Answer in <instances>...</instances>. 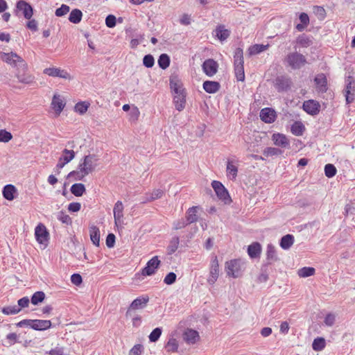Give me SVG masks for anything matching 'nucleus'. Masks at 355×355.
Instances as JSON below:
<instances>
[{
	"label": "nucleus",
	"mask_w": 355,
	"mask_h": 355,
	"mask_svg": "<svg viewBox=\"0 0 355 355\" xmlns=\"http://www.w3.org/2000/svg\"><path fill=\"white\" fill-rule=\"evenodd\" d=\"M306 57L297 51L287 54L284 58V63L293 70L300 69L306 64Z\"/></svg>",
	"instance_id": "obj_1"
},
{
	"label": "nucleus",
	"mask_w": 355,
	"mask_h": 355,
	"mask_svg": "<svg viewBox=\"0 0 355 355\" xmlns=\"http://www.w3.org/2000/svg\"><path fill=\"white\" fill-rule=\"evenodd\" d=\"M243 52L241 48L236 49L234 54V73L238 81H244Z\"/></svg>",
	"instance_id": "obj_2"
},
{
	"label": "nucleus",
	"mask_w": 355,
	"mask_h": 355,
	"mask_svg": "<svg viewBox=\"0 0 355 355\" xmlns=\"http://www.w3.org/2000/svg\"><path fill=\"white\" fill-rule=\"evenodd\" d=\"M0 59L13 67H20L23 69L26 68L25 61L16 53L0 52Z\"/></svg>",
	"instance_id": "obj_3"
},
{
	"label": "nucleus",
	"mask_w": 355,
	"mask_h": 355,
	"mask_svg": "<svg viewBox=\"0 0 355 355\" xmlns=\"http://www.w3.org/2000/svg\"><path fill=\"white\" fill-rule=\"evenodd\" d=\"M98 158L96 155L89 154L85 155L79 162V166L87 175L92 173L98 165Z\"/></svg>",
	"instance_id": "obj_4"
},
{
	"label": "nucleus",
	"mask_w": 355,
	"mask_h": 355,
	"mask_svg": "<svg viewBox=\"0 0 355 355\" xmlns=\"http://www.w3.org/2000/svg\"><path fill=\"white\" fill-rule=\"evenodd\" d=\"M225 271L227 275L234 278L241 275V261L238 259L227 261L225 263Z\"/></svg>",
	"instance_id": "obj_5"
},
{
	"label": "nucleus",
	"mask_w": 355,
	"mask_h": 355,
	"mask_svg": "<svg viewBox=\"0 0 355 355\" xmlns=\"http://www.w3.org/2000/svg\"><path fill=\"white\" fill-rule=\"evenodd\" d=\"M36 241L42 245L46 246L49 239V233L46 227L42 223H39L35 229Z\"/></svg>",
	"instance_id": "obj_6"
},
{
	"label": "nucleus",
	"mask_w": 355,
	"mask_h": 355,
	"mask_svg": "<svg viewBox=\"0 0 355 355\" xmlns=\"http://www.w3.org/2000/svg\"><path fill=\"white\" fill-rule=\"evenodd\" d=\"M344 95L347 104L352 103L355 98V81L352 76H348L345 80Z\"/></svg>",
	"instance_id": "obj_7"
},
{
	"label": "nucleus",
	"mask_w": 355,
	"mask_h": 355,
	"mask_svg": "<svg viewBox=\"0 0 355 355\" xmlns=\"http://www.w3.org/2000/svg\"><path fill=\"white\" fill-rule=\"evenodd\" d=\"M159 265L160 261L158 257H153L147 262L146 266L142 269L141 275L144 276H150L155 274Z\"/></svg>",
	"instance_id": "obj_8"
},
{
	"label": "nucleus",
	"mask_w": 355,
	"mask_h": 355,
	"mask_svg": "<svg viewBox=\"0 0 355 355\" xmlns=\"http://www.w3.org/2000/svg\"><path fill=\"white\" fill-rule=\"evenodd\" d=\"M211 187L219 199L224 200L225 202L230 199V195L227 190L220 182L217 180L212 181Z\"/></svg>",
	"instance_id": "obj_9"
},
{
	"label": "nucleus",
	"mask_w": 355,
	"mask_h": 355,
	"mask_svg": "<svg viewBox=\"0 0 355 355\" xmlns=\"http://www.w3.org/2000/svg\"><path fill=\"white\" fill-rule=\"evenodd\" d=\"M291 85V79L286 76H278L275 79V86L279 92L287 91Z\"/></svg>",
	"instance_id": "obj_10"
},
{
	"label": "nucleus",
	"mask_w": 355,
	"mask_h": 355,
	"mask_svg": "<svg viewBox=\"0 0 355 355\" xmlns=\"http://www.w3.org/2000/svg\"><path fill=\"white\" fill-rule=\"evenodd\" d=\"M202 67L205 73L211 77L216 73L218 64L213 59H207L203 62Z\"/></svg>",
	"instance_id": "obj_11"
},
{
	"label": "nucleus",
	"mask_w": 355,
	"mask_h": 355,
	"mask_svg": "<svg viewBox=\"0 0 355 355\" xmlns=\"http://www.w3.org/2000/svg\"><path fill=\"white\" fill-rule=\"evenodd\" d=\"M302 107L306 113L313 116L319 113L320 105L316 101L308 100L304 102Z\"/></svg>",
	"instance_id": "obj_12"
},
{
	"label": "nucleus",
	"mask_w": 355,
	"mask_h": 355,
	"mask_svg": "<svg viewBox=\"0 0 355 355\" xmlns=\"http://www.w3.org/2000/svg\"><path fill=\"white\" fill-rule=\"evenodd\" d=\"M272 141L275 146L283 148H290V140L288 137L282 133H274L272 135Z\"/></svg>",
	"instance_id": "obj_13"
},
{
	"label": "nucleus",
	"mask_w": 355,
	"mask_h": 355,
	"mask_svg": "<svg viewBox=\"0 0 355 355\" xmlns=\"http://www.w3.org/2000/svg\"><path fill=\"white\" fill-rule=\"evenodd\" d=\"M16 8L21 11L24 17L27 19H31L33 14L32 6L25 1L20 0L17 3Z\"/></svg>",
	"instance_id": "obj_14"
},
{
	"label": "nucleus",
	"mask_w": 355,
	"mask_h": 355,
	"mask_svg": "<svg viewBox=\"0 0 355 355\" xmlns=\"http://www.w3.org/2000/svg\"><path fill=\"white\" fill-rule=\"evenodd\" d=\"M259 116L265 123H271L275 121L276 112L270 107H265L261 110Z\"/></svg>",
	"instance_id": "obj_15"
},
{
	"label": "nucleus",
	"mask_w": 355,
	"mask_h": 355,
	"mask_svg": "<svg viewBox=\"0 0 355 355\" xmlns=\"http://www.w3.org/2000/svg\"><path fill=\"white\" fill-rule=\"evenodd\" d=\"M183 340L189 345L195 344L200 338L198 332L192 329H187L182 334Z\"/></svg>",
	"instance_id": "obj_16"
},
{
	"label": "nucleus",
	"mask_w": 355,
	"mask_h": 355,
	"mask_svg": "<svg viewBox=\"0 0 355 355\" xmlns=\"http://www.w3.org/2000/svg\"><path fill=\"white\" fill-rule=\"evenodd\" d=\"M43 72L44 73L52 77H60L64 79H68L70 78V75L68 72L59 68H46L44 69Z\"/></svg>",
	"instance_id": "obj_17"
},
{
	"label": "nucleus",
	"mask_w": 355,
	"mask_h": 355,
	"mask_svg": "<svg viewBox=\"0 0 355 355\" xmlns=\"http://www.w3.org/2000/svg\"><path fill=\"white\" fill-rule=\"evenodd\" d=\"M314 82L316 85V89L319 92H326L327 90V80L324 73L318 74L315 78Z\"/></svg>",
	"instance_id": "obj_18"
},
{
	"label": "nucleus",
	"mask_w": 355,
	"mask_h": 355,
	"mask_svg": "<svg viewBox=\"0 0 355 355\" xmlns=\"http://www.w3.org/2000/svg\"><path fill=\"white\" fill-rule=\"evenodd\" d=\"M31 329L36 331H44L51 327V322L49 320H32Z\"/></svg>",
	"instance_id": "obj_19"
},
{
	"label": "nucleus",
	"mask_w": 355,
	"mask_h": 355,
	"mask_svg": "<svg viewBox=\"0 0 355 355\" xmlns=\"http://www.w3.org/2000/svg\"><path fill=\"white\" fill-rule=\"evenodd\" d=\"M173 103L177 110H183L186 104V92H183L174 94Z\"/></svg>",
	"instance_id": "obj_20"
},
{
	"label": "nucleus",
	"mask_w": 355,
	"mask_h": 355,
	"mask_svg": "<svg viewBox=\"0 0 355 355\" xmlns=\"http://www.w3.org/2000/svg\"><path fill=\"white\" fill-rule=\"evenodd\" d=\"M237 173L238 166L236 164L234 161L228 159L226 167L227 177L232 180H234L236 178Z\"/></svg>",
	"instance_id": "obj_21"
},
{
	"label": "nucleus",
	"mask_w": 355,
	"mask_h": 355,
	"mask_svg": "<svg viewBox=\"0 0 355 355\" xmlns=\"http://www.w3.org/2000/svg\"><path fill=\"white\" fill-rule=\"evenodd\" d=\"M123 205L121 201L118 200L113 209V214H114V223L117 225L118 223H121V219L123 217Z\"/></svg>",
	"instance_id": "obj_22"
},
{
	"label": "nucleus",
	"mask_w": 355,
	"mask_h": 355,
	"mask_svg": "<svg viewBox=\"0 0 355 355\" xmlns=\"http://www.w3.org/2000/svg\"><path fill=\"white\" fill-rule=\"evenodd\" d=\"M75 157V152L72 150H68L64 148L62 150V155L59 158L58 164H62V166H64L70 162Z\"/></svg>",
	"instance_id": "obj_23"
},
{
	"label": "nucleus",
	"mask_w": 355,
	"mask_h": 355,
	"mask_svg": "<svg viewBox=\"0 0 355 355\" xmlns=\"http://www.w3.org/2000/svg\"><path fill=\"white\" fill-rule=\"evenodd\" d=\"M52 108L54 110L55 113L58 115L61 113L65 106V103L59 95H54L52 102Z\"/></svg>",
	"instance_id": "obj_24"
},
{
	"label": "nucleus",
	"mask_w": 355,
	"mask_h": 355,
	"mask_svg": "<svg viewBox=\"0 0 355 355\" xmlns=\"http://www.w3.org/2000/svg\"><path fill=\"white\" fill-rule=\"evenodd\" d=\"M261 252V245L258 242H254L248 247V254L250 258L259 257Z\"/></svg>",
	"instance_id": "obj_25"
},
{
	"label": "nucleus",
	"mask_w": 355,
	"mask_h": 355,
	"mask_svg": "<svg viewBox=\"0 0 355 355\" xmlns=\"http://www.w3.org/2000/svg\"><path fill=\"white\" fill-rule=\"evenodd\" d=\"M87 175V174L83 171V168L78 165L77 170L71 171L67 175V178L73 181H79L83 180V178Z\"/></svg>",
	"instance_id": "obj_26"
},
{
	"label": "nucleus",
	"mask_w": 355,
	"mask_h": 355,
	"mask_svg": "<svg viewBox=\"0 0 355 355\" xmlns=\"http://www.w3.org/2000/svg\"><path fill=\"white\" fill-rule=\"evenodd\" d=\"M295 42L301 48L309 47L313 44L311 37L304 33L300 35L297 37Z\"/></svg>",
	"instance_id": "obj_27"
},
{
	"label": "nucleus",
	"mask_w": 355,
	"mask_h": 355,
	"mask_svg": "<svg viewBox=\"0 0 355 355\" xmlns=\"http://www.w3.org/2000/svg\"><path fill=\"white\" fill-rule=\"evenodd\" d=\"M220 87L219 83L216 81L207 80L203 83V89L209 94L217 92Z\"/></svg>",
	"instance_id": "obj_28"
},
{
	"label": "nucleus",
	"mask_w": 355,
	"mask_h": 355,
	"mask_svg": "<svg viewBox=\"0 0 355 355\" xmlns=\"http://www.w3.org/2000/svg\"><path fill=\"white\" fill-rule=\"evenodd\" d=\"M89 236L92 243L96 246L100 245V230L96 225L89 227Z\"/></svg>",
	"instance_id": "obj_29"
},
{
	"label": "nucleus",
	"mask_w": 355,
	"mask_h": 355,
	"mask_svg": "<svg viewBox=\"0 0 355 355\" xmlns=\"http://www.w3.org/2000/svg\"><path fill=\"white\" fill-rule=\"evenodd\" d=\"M148 300V297H139L132 301L130 308L132 309H143L146 306Z\"/></svg>",
	"instance_id": "obj_30"
},
{
	"label": "nucleus",
	"mask_w": 355,
	"mask_h": 355,
	"mask_svg": "<svg viewBox=\"0 0 355 355\" xmlns=\"http://www.w3.org/2000/svg\"><path fill=\"white\" fill-rule=\"evenodd\" d=\"M17 189L12 184H7L3 189V196L8 200H12L15 198V193Z\"/></svg>",
	"instance_id": "obj_31"
},
{
	"label": "nucleus",
	"mask_w": 355,
	"mask_h": 355,
	"mask_svg": "<svg viewBox=\"0 0 355 355\" xmlns=\"http://www.w3.org/2000/svg\"><path fill=\"white\" fill-rule=\"evenodd\" d=\"M266 259L268 261L267 264H271L272 262H275L278 259L275 248L272 244H268L267 245Z\"/></svg>",
	"instance_id": "obj_32"
},
{
	"label": "nucleus",
	"mask_w": 355,
	"mask_h": 355,
	"mask_svg": "<svg viewBox=\"0 0 355 355\" xmlns=\"http://www.w3.org/2000/svg\"><path fill=\"white\" fill-rule=\"evenodd\" d=\"M216 37L220 41H224L227 40L230 35V31L225 28L223 25H220L217 26L215 30Z\"/></svg>",
	"instance_id": "obj_33"
},
{
	"label": "nucleus",
	"mask_w": 355,
	"mask_h": 355,
	"mask_svg": "<svg viewBox=\"0 0 355 355\" xmlns=\"http://www.w3.org/2000/svg\"><path fill=\"white\" fill-rule=\"evenodd\" d=\"M294 243V236L291 234L284 236L280 241V246L284 250L289 249Z\"/></svg>",
	"instance_id": "obj_34"
},
{
	"label": "nucleus",
	"mask_w": 355,
	"mask_h": 355,
	"mask_svg": "<svg viewBox=\"0 0 355 355\" xmlns=\"http://www.w3.org/2000/svg\"><path fill=\"white\" fill-rule=\"evenodd\" d=\"M300 22L301 24H298L296 25L295 26V28L298 31H303L306 27L309 25V17L308 16V15L305 12H302L300 15Z\"/></svg>",
	"instance_id": "obj_35"
},
{
	"label": "nucleus",
	"mask_w": 355,
	"mask_h": 355,
	"mask_svg": "<svg viewBox=\"0 0 355 355\" xmlns=\"http://www.w3.org/2000/svg\"><path fill=\"white\" fill-rule=\"evenodd\" d=\"M83 17V12L79 9H73L71 11L69 16V20L70 22L73 24H78L82 20Z\"/></svg>",
	"instance_id": "obj_36"
},
{
	"label": "nucleus",
	"mask_w": 355,
	"mask_h": 355,
	"mask_svg": "<svg viewBox=\"0 0 355 355\" xmlns=\"http://www.w3.org/2000/svg\"><path fill=\"white\" fill-rule=\"evenodd\" d=\"M70 190L71 193L77 197L82 196L86 191L85 185L81 183L73 184Z\"/></svg>",
	"instance_id": "obj_37"
},
{
	"label": "nucleus",
	"mask_w": 355,
	"mask_h": 355,
	"mask_svg": "<svg viewBox=\"0 0 355 355\" xmlns=\"http://www.w3.org/2000/svg\"><path fill=\"white\" fill-rule=\"evenodd\" d=\"M164 194V191L162 189H155L152 193H147L146 199L143 201V202H151L157 199H159L162 197Z\"/></svg>",
	"instance_id": "obj_38"
},
{
	"label": "nucleus",
	"mask_w": 355,
	"mask_h": 355,
	"mask_svg": "<svg viewBox=\"0 0 355 355\" xmlns=\"http://www.w3.org/2000/svg\"><path fill=\"white\" fill-rule=\"evenodd\" d=\"M268 47V44H254L249 47L248 52L250 55H257L267 50Z\"/></svg>",
	"instance_id": "obj_39"
},
{
	"label": "nucleus",
	"mask_w": 355,
	"mask_h": 355,
	"mask_svg": "<svg viewBox=\"0 0 355 355\" xmlns=\"http://www.w3.org/2000/svg\"><path fill=\"white\" fill-rule=\"evenodd\" d=\"M180 244V239L178 236H174L171 239L167 247V253L169 255L173 254L178 250Z\"/></svg>",
	"instance_id": "obj_40"
},
{
	"label": "nucleus",
	"mask_w": 355,
	"mask_h": 355,
	"mask_svg": "<svg viewBox=\"0 0 355 355\" xmlns=\"http://www.w3.org/2000/svg\"><path fill=\"white\" fill-rule=\"evenodd\" d=\"M197 207H190L187 211V219L188 224L193 223L198 220Z\"/></svg>",
	"instance_id": "obj_41"
},
{
	"label": "nucleus",
	"mask_w": 355,
	"mask_h": 355,
	"mask_svg": "<svg viewBox=\"0 0 355 355\" xmlns=\"http://www.w3.org/2000/svg\"><path fill=\"white\" fill-rule=\"evenodd\" d=\"M291 130L294 135L301 136L304 131V125L302 122L296 121L291 125Z\"/></svg>",
	"instance_id": "obj_42"
},
{
	"label": "nucleus",
	"mask_w": 355,
	"mask_h": 355,
	"mask_svg": "<svg viewBox=\"0 0 355 355\" xmlns=\"http://www.w3.org/2000/svg\"><path fill=\"white\" fill-rule=\"evenodd\" d=\"M170 86L174 94L185 92L182 83L175 78L170 79Z\"/></svg>",
	"instance_id": "obj_43"
},
{
	"label": "nucleus",
	"mask_w": 355,
	"mask_h": 355,
	"mask_svg": "<svg viewBox=\"0 0 355 355\" xmlns=\"http://www.w3.org/2000/svg\"><path fill=\"white\" fill-rule=\"evenodd\" d=\"M282 153H283V150H282L281 149H279L278 148H275V147H267L263 151V155H265L266 157L280 155Z\"/></svg>",
	"instance_id": "obj_44"
},
{
	"label": "nucleus",
	"mask_w": 355,
	"mask_h": 355,
	"mask_svg": "<svg viewBox=\"0 0 355 355\" xmlns=\"http://www.w3.org/2000/svg\"><path fill=\"white\" fill-rule=\"evenodd\" d=\"M326 345L325 340L323 338L318 337L313 340L312 347L315 351L322 350Z\"/></svg>",
	"instance_id": "obj_45"
},
{
	"label": "nucleus",
	"mask_w": 355,
	"mask_h": 355,
	"mask_svg": "<svg viewBox=\"0 0 355 355\" xmlns=\"http://www.w3.org/2000/svg\"><path fill=\"white\" fill-rule=\"evenodd\" d=\"M315 268L312 267H303L298 270L297 274L300 277H308L315 273Z\"/></svg>",
	"instance_id": "obj_46"
},
{
	"label": "nucleus",
	"mask_w": 355,
	"mask_h": 355,
	"mask_svg": "<svg viewBox=\"0 0 355 355\" xmlns=\"http://www.w3.org/2000/svg\"><path fill=\"white\" fill-rule=\"evenodd\" d=\"M170 64V58L167 54H161L158 59V65L162 69H166Z\"/></svg>",
	"instance_id": "obj_47"
},
{
	"label": "nucleus",
	"mask_w": 355,
	"mask_h": 355,
	"mask_svg": "<svg viewBox=\"0 0 355 355\" xmlns=\"http://www.w3.org/2000/svg\"><path fill=\"white\" fill-rule=\"evenodd\" d=\"M45 298V294L42 291L35 292L31 297V302L33 304L37 305L39 303L44 301Z\"/></svg>",
	"instance_id": "obj_48"
},
{
	"label": "nucleus",
	"mask_w": 355,
	"mask_h": 355,
	"mask_svg": "<svg viewBox=\"0 0 355 355\" xmlns=\"http://www.w3.org/2000/svg\"><path fill=\"white\" fill-rule=\"evenodd\" d=\"M178 342L175 338H171L166 345V349L169 352H176L178 349Z\"/></svg>",
	"instance_id": "obj_49"
},
{
	"label": "nucleus",
	"mask_w": 355,
	"mask_h": 355,
	"mask_svg": "<svg viewBox=\"0 0 355 355\" xmlns=\"http://www.w3.org/2000/svg\"><path fill=\"white\" fill-rule=\"evenodd\" d=\"M89 105V103H88L87 102H85V101L79 102L76 104V105L74 107V110L76 112L79 113L80 114H83L87 111Z\"/></svg>",
	"instance_id": "obj_50"
},
{
	"label": "nucleus",
	"mask_w": 355,
	"mask_h": 355,
	"mask_svg": "<svg viewBox=\"0 0 355 355\" xmlns=\"http://www.w3.org/2000/svg\"><path fill=\"white\" fill-rule=\"evenodd\" d=\"M1 311L5 315H14L20 311V307L17 305L8 306L3 307Z\"/></svg>",
	"instance_id": "obj_51"
},
{
	"label": "nucleus",
	"mask_w": 355,
	"mask_h": 355,
	"mask_svg": "<svg viewBox=\"0 0 355 355\" xmlns=\"http://www.w3.org/2000/svg\"><path fill=\"white\" fill-rule=\"evenodd\" d=\"M162 333V329L161 327L154 329L148 336L149 340L152 343H155L161 336Z\"/></svg>",
	"instance_id": "obj_52"
},
{
	"label": "nucleus",
	"mask_w": 355,
	"mask_h": 355,
	"mask_svg": "<svg viewBox=\"0 0 355 355\" xmlns=\"http://www.w3.org/2000/svg\"><path fill=\"white\" fill-rule=\"evenodd\" d=\"M209 273L216 275L219 274V265L216 256H214L211 259Z\"/></svg>",
	"instance_id": "obj_53"
},
{
	"label": "nucleus",
	"mask_w": 355,
	"mask_h": 355,
	"mask_svg": "<svg viewBox=\"0 0 355 355\" xmlns=\"http://www.w3.org/2000/svg\"><path fill=\"white\" fill-rule=\"evenodd\" d=\"M336 168L334 165L331 164H327L324 166V174L327 178H332L336 173Z\"/></svg>",
	"instance_id": "obj_54"
},
{
	"label": "nucleus",
	"mask_w": 355,
	"mask_h": 355,
	"mask_svg": "<svg viewBox=\"0 0 355 355\" xmlns=\"http://www.w3.org/2000/svg\"><path fill=\"white\" fill-rule=\"evenodd\" d=\"M12 139V134L6 130H0V142L7 143Z\"/></svg>",
	"instance_id": "obj_55"
},
{
	"label": "nucleus",
	"mask_w": 355,
	"mask_h": 355,
	"mask_svg": "<svg viewBox=\"0 0 355 355\" xmlns=\"http://www.w3.org/2000/svg\"><path fill=\"white\" fill-rule=\"evenodd\" d=\"M155 64V59L150 54L146 55L143 58V64L147 68H151Z\"/></svg>",
	"instance_id": "obj_56"
},
{
	"label": "nucleus",
	"mask_w": 355,
	"mask_h": 355,
	"mask_svg": "<svg viewBox=\"0 0 355 355\" xmlns=\"http://www.w3.org/2000/svg\"><path fill=\"white\" fill-rule=\"evenodd\" d=\"M58 219L61 221L62 223H64V224H69L71 223V218L69 217V215H67L65 212L64 211H60L58 214Z\"/></svg>",
	"instance_id": "obj_57"
},
{
	"label": "nucleus",
	"mask_w": 355,
	"mask_h": 355,
	"mask_svg": "<svg viewBox=\"0 0 355 355\" xmlns=\"http://www.w3.org/2000/svg\"><path fill=\"white\" fill-rule=\"evenodd\" d=\"M69 10V6L62 4L60 8L55 10V14L57 17H62L65 15Z\"/></svg>",
	"instance_id": "obj_58"
},
{
	"label": "nucleus",
	"mask_w": 355,
	"mask_h": 355,
	"mask_svg": "<svg viewBox=\"0 0 355 355\" xmlns=\"http://www.w3.org/2000/svg\"><path fill=\"white\" fill-rule=\"evenodd\" d=\"M176 275L173 272H171L166 275L164 279V282L167 285H171L176 281Z\"/></svg>",
	"instance_id": "obj_59"
},
{
	"label": "nucleus",
	"mask_w": 355,
	"mask_h": 355,
	"mask_svg": "<svg viewBox=\"0 0 355 355\" xmlns=\"http://www.w3.org/2000/svg\"><path fill=\"white\" fill-rule=\"evenodd\" d=\"M187 225H189L187 221L184 218H181L173 222V229L175 230H180L185 227Z\"/></svg>",
	"instance_id": "obj_60"
},
{
	"label": "nucleus",
	"mask_w": 355,
	"mask_h": 355,
	"mask_svg": "<svg viewBox=\"0 0 355 355\" xmlns=\"http://www.w3.org/2000/svg\"><path fill=\"white\" fill-rule=\"evenodd\" d=\"M335 320H336V316L334 314L328 313L324 318V322L325 325H327L328 327H331L334 324Z\"/></svg>",
	"instance_id": "obj_61"
},
{
	"label": "nucleus",
	"mask_w": 355,
	"mask_h": 355,
	"mask_svg": "<svg viewBox=\"0 0 355 355\" xmlns=\"http://www.w3.org/2000/svg\"><path fill=\"white\" fill-rule=\"evenodd\" d=\"M143 350V346L137 344L133 346L130 350L128 355H141Z\"/></svg>",
	"instance_id": "obj_62"
},
{
	"label": "nucleus",
	"mask_w": 355,
	"mask_h": 355,
	"mask_svg": "<svg viewBox=\"0 0 355 355\" xmlns=\"http://www.w3.org/2000/svg\"><path fill=\"white\" fill-rule=\"evenodd\" d=\"M105 24L109 28H113L116 26V17L109 15L105 19Z\"/></svg>",
	"instance_id": "obj_63"
},
{
	"label": "nucleus",
	"mask_w": 355,
	"mask_h": 355,
	"mask_svg": "<svg viewBox=\"0 0 355 355\" xmlns=\"http://www.w3.org/2000/svg\"><path fill=\"white\" fill-rule=\"evenodd\" d=\"M115 239H116L115 235L112 233H110L107 236L105 243H106V245L109 248L114 247V243H115Z\"/></svg>",
	"instance_id": "obj_64"
}]
</instances>
